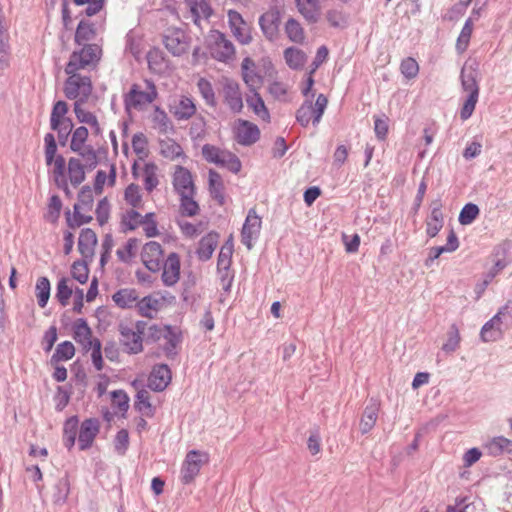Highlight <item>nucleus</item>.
I'll return each instance as SVG.
<instances>
[{
	"label": "nucleus",
	"instance_id": "obj_23",
	"mask_svg": "<svg viewBox=\"0 0 512 512\" xmlns=\"http://www.w3.org/2000/svg\"><path fill=\"white\" fill-rule=\"evenodd\" d=\"M505 331H507L506 327L493 316L482 326L480 339L485 343L496 342L503 338Z\"/></svg>",
	"mask_w": 512,
	"mask_h": 512
},
{
	"label": "nucleus",
	"instance_id": "obj_51",
	"mask_svg": "<svg viewBox=\"0 0 512 512\" xmlns=\"http://www.w3.org/2000/svg\"><path fill=\"white\" fill-rule=\"evenodd\" d=\"M251 95L246 98L247 105L254 111V113L262 118H269V112L265 103L257 92V90H250Z\"/></svg>",
	"mask_w": 512,
	"mask_h": 512
},
{
	"label": "nucleus",
	"instance_id": "obj_37",
	"mask_svg": "<svg viewBox=\"0 0 512 512\" xmlns=\"http://www.w3.org/2000/svg\"><path fill=\"white\" fill-rule=\"evenodd\" d=\"M209 191L219 205L225 204L224 185L220 174L214 170L209 171Z\"/></svg>",
	"mask_w": 512,
	"mask_h": 512
},
{
	"label": "nucleus",
	"instance_id": "obj_17",
	"mask_svg": "<svg viewBox=\"0 0 512 512\" xmlns=\"http://www.w3.org/2000/svg\"><path fill=\"white\" fill-rule=\"evenodd\" d=\"M100 430V422L97 418L85 419L79 427L78 444L79 449H89Z\"/></svg>",
	"mask_w": 512,
	"mask_h": 512
},
{
	"label": "nucleus",
	"instance_id": "obj_38",
	"mask_svg": "<svg viewBox=\"0 0 512 512\" xmlns=\"http://www.w3.org/2000/svg\"><path fill=\"white\" fill-rule=\"evenodd\" d=\"M78 430L79 421L77 416H72L65 421L63 427V443L68 450L74 447Z\"/></svg>",
	"mask_w": 512,
	"mask_h": 512
},
{
	"label": "nucleus",
	"instance_id": "obj_55",
	"mask_svg": "<svg viewBox=\"0 0 512 512\" xmlns=\"http://www.w3.org/2000/svg\"><path fill=\"white\" fill-rule=\"evenodd\" d=\"M68 110V104L65 101L59 100L55 102L50 114V127L58 126L60 122L70 119L67 117Z\"/></svg>",
	"mask_w": 512,
	"mask_h": 512
},
{
	"label": "nucleus",
	"instance_id": "obj_35",
	"mask_svg": "<svg viewBox=\"0 0 512 512\" xmlns=\"http://www.w3.org/2000/svg\"><path fill=\"white\" fill-rule=\"evenodd\" d=\"M85 168L87 169L85 162L82 163L79 158L71 157L68 160V176L74 187H77L85 180Z\"/></svg>",
	"mask_w": 512,
	"mask_h": 512
},
{
	"label": "nucleus",
	"instance_id": "obj_2",
	"mask_svg": "<svg viewBox=\"0 0 512 512\" xmlns=\"http://www.w3.org/2000/svg\"><path fill=\"white\" fill-rule=\"evenodd\" d=\"M67 78L64 81L63 93L74 103H86L93 92V83L89 75H83L80 71L65 72Z\"/></svg>",
	"mask_w": 512,
	"mask_h": 512
},
{
	"label": "nucleus",
	"instance_id": "obj_13",
	"mask_svg": "<svg viewBox=\"0 0 512 512\" xmlns=\"http://www.w3.org/2000/svg\"><path fill=\"white\" fill-rule=\"evenodd\" d=\"M164 253L160 243L156 241L147 242L141 251V260L145 267L151 272H159L164 261Z\"/></svg>",
	"mask_w": 512,
	"mask_h": 512
},
{
	"label": "nucleus",
	"instance_id": "obj_28",
	"mask_svg": "<svg viewBox=\"0 0 512 512\" xmlns=\"http://www.w3.org/2000/svg\"><path fill=\"white\" fill-rule=\"evenodd\" d=\"M484 449L492 457H497L504 453L512 454V440L503 436H496L484 444Z\"/></svg>",
	"mask_w": 512,
	"mask_h": 512
},
{
	"label": "nucleus",
	"instance_id": "obj_36",
	"mask_svg": "<svg viewBox=\"0 0 512 512\" xmlns=\"http://www.w3.org/2000/svg\"><path fill=\"white\" fill-rule=\"evenodd\" d=\"M444 225V218L441 211V204L438 203L431 210V215L426 222V233L430 238L435 237Z\"/></svg>",
	"mask_w": 512,
	"mask_h": 512
},
{
	"label": "nucleus",
	"instance_id": "obj_48",
	"mask_svg": "<svg viewBox=\"0 0 512 512\" xmlns=\"http://www.w3.org/2000/svg\"><path fill=\"white\" fill-rule=\"evenodd\" d=\"M142 215L135 209L127 210L121 217V229L123 232L134 231L141 226Z\"/></svg>",
	"mask_w": 512,
	"mask_h": 512
},
{
	"label": "nucleus",
	"instance_id": "obj_9",
	"mask_svg": "<svg viewBox=\"0 0 512 512\" xmlns=\"http://www.w3.org/2000/svg\"><path fill=\"white\" fill-rule=\"evenodd\" d=\"M208 47L211 56L220 62H228L235 56L233 43L220 31L214 30L211 32Z\"/></svg>",
	"mask_w": 512,
	"mask_h": 512
},
{
	"label": "nucleus",
	"instance_id": "obj_15",
	"mask_svg": "<svg viewBox=\"0 0 512 512\" xmlns=\"http://www.w3.org/2000/svg\"><path fill=\"white\" fill-rule=\"evenodd\" d=\"M281 23V12L277 7H272L259 17V25L264 36L273 41L277 38Z\"/></svg>",
	"mask_w": 512,
	"mask_h": 512
},
{
	"label": "nucleus",
	"instance_id": "obj_24",
	"mask_svg": "<svg viewBox=\"0 0 512 512\" xmlns=\"http://www.w3.org/2000/svg\"><path fill=\"white\" fill-rule=\"evenodd\" d=\"M96 244V233L90 228L82 229L78 239V250L85 260H92Z\"/></svg>",
	"mask_w": 512,
	"mask_h": 512
},
{
	"label": "nucleus",
	"instance_id": "obj_29",
	"mask_svg": "<svg viewBox=\"0 0 512 512\" xmlns=\"http://www.w3.org/2000/svg\"><path fill=\"white\" fill-rule=\"evenodd\" d=\"M85 103H73V111L80 123L89 125L95 136L102 134V129L95 114L83 108Z\"/></svg>",
	"mask_w": 512,
	"mask_h": 512
},
{
	"label": "nucleus",
	"instance_id": "obj_6",
	"mask_svg": "<svg viewBox=\"0 0 512 512\" xmlns=\"http://www.w3.org/2000/svg\"><path fill=\"white\" fill-rule=\"evenodd\" d=\"M147 327L145 321H137L134 324L119 323V342L123 350L128 354H138L143 351V334Z\"/></svg>",
	"mask_w": 512,
	"mask_h": 512
},
{
	"label": "nucleus",
	"instance_id": "obj_8",
	"mask_svg": "<svg viewBox=\"0 0 512 512\" xmlns=\"http://www.w3.org/2000/svg\"><path fill=\"white\" fill-rule=\"evenodd\" d=\"M45 162L47 166L53 164V175L57 183L63 182L65 191L68 192L67 182L65 180L66 161L62 155H57V142L53 133H47L44 136ZM60 186V184H58Z\"/></svg>",
	"mask_w": 512,
	"mask_h": 512
},
{
	"label": "nucleus",
	"instance_id": "obj_43",
	"mask_svg": "<svg viewBox=\"0 0 512 512\" xmlns=\"http://www.w3.org/2000/svg\"><path fill=\"white\" fill-rule=\"evenodd\" d=\"M53 490V503L59 506L64 505L70 493V482L68 477H62L58 479L54 485Z\"/></svg>",
	"mask_w": 512,
	"mask_h": 512
},
{
	"label": "nucleus",
	"instance_id": "obj_53",
	"mask_svg": "<svg viewBox=\"0 0 512 512\" xmlns=\"http://www.w3.org/2000/svg\"><path fill=\"white\" fill-rule=\"evenodd\" d=\"M50 281L47 277H40L38 278L35 286V293L37 297L38 305L41 308H44L49 300L50 297Z\"/></svg>",
	"mask_w": 512,
	"mask_h": 512
},
{
	"label": "nucleus",
	"instance_id": "obj_50",
	"mask_svg": "<svg viewBox=\"0 0 512 512\" xmlns=\"http://www.w3.org/2000/svg\"><path fill=\"white\" fill-rule=\"evenodd\" d=\"M157 166L153 162L145 163L143 168L144 187L148 192H152L159 184L157 177Z\"/></svg>",
	"mask_w": 512,
	"mask_h": 512
},
{
	"label": "nucleus",
	"instance_id": "obj_42",
	"mask_svg": "<svg viewBox=\"0 0 512 512\" xmlns=\"http://www.w3.org/2000/svg\"><path fill=\"white\" fill-rule=\"evenodd\" d=\"M152 122L154 124V128H156L159 133L167 134L173 131V124L170 118L168 117L167 113L159 106H156L154 109Z\"/></svg>",
	"mask_w": 512,
	"mask_h": 512
},
{
	"label": "nucleus",
	"instance_id": "obj_47",
	"mask_svg": "<svg viewBox=\"0 0 512 512\" xmlns=\"http://www.w3.org/2000/svg\"><path fill=\"white\" fill-rule=\"evenodd\" d=\"M134 406L136 410L147 417H152L154 415V409L150 403L149 392L144 388L137 392Z\"/></svg>",
	"mask_w": 512,
	"mask_h": 512
},
{
	"label": "nucleus",
	"instance_id": "obj_31",
	"mask_svg": "<svg viewBox=\"0 0 512 512\" xmlns=\"http://www.w3.org/2000/svg\"><path fill=\"white\" fill-rule=\"evenodd\" d=\"M506 266L507 262L503 259L495 261L493 267L483 275L482 281L475 285L474 292L476 294V299H480L482 297L489 284Z\"/></svg>",
	"mask_w": 512,
	"mask_h": 512
},
{
	"label": "nucleus",
	"instance_id": "obj_14",
	"mask_svg": "<svg viewBox=\"0 0 512 512\" xmlns=\"http://www.w3.org/2000/svg\"><path fill=\"white\" fill-rule=\"evenodd\" d=\"M228 24L233 36L242 44L247 45L252 41L250 27L236 10H229L227 13Z\"/></svg>",
	"mask_w": 512,
	"mask_h": 512
},
{
	"label": "nucleus",
	"instance_id": "obj_64",
	"mask_svg": "<svg viewBox=\"0 0 512 512\" xmlns=\"http://www.w3.org/2000/svg\"><path fill=\"white\" fill-rule=\"evenodd\" d=\"M507 330L512 328V299L501 306L494 315Z\"/></svg>",
	"mask_w": 512,
	"mask_h": 512
},
{
	"label": "nucleus",
	"instance_id": "obj_45",
	"mask_svg": "<svg viewBox=\"0 0 512 512\" xmlns=\"http://www.w3.org/2000/svg\"><path fill=\"white\" fill-rule=\"evenodd\" d=\"M215 165L226 168L235 174L238 173L242 167L240 159L235 154L227 150L222 151Z\"/></svg>",
	"mask_w": 512,
	"mask_h": 512
},
{
	"label": "nucleus",
	"instance_id": "obj_58",
	"mask_svg": "<svg viewBox=\"0 0 512 512\" xmlns=\"http://www.w3.org/2000/svg\"><path fill=\"white\" fill-rule=\"evenodd\" d=\"M197 87L206 104L210 107H216L217 101L212 84L207 79L200 78Z\"/></svg>",
	"mask_w": 512,
	"mask_h": 512
},
{
	"label": "nucleus",
	"instance_id": "obj_54",
	"mask_svg": "<svg viewBox=\"0 0 512 512\" xmlns=\"http://www.w3.org/2000/svg\"><path fill=\"white\" fill-rule=\"evenodd\" d=\"M158 304L159 301L152 296H145L141 299L139 297L136 308L141 316L152 318L157 311Z\"/></svg>",
	"mask_w": 512,
	"mask_h": 512
},
{
	"label": "nucleus",
	"instance_id": "obj_49",
	"mask_svg": "<svg viewBox=\"0 0 512 512\" xmlns=\"http://www.w3.org/2000/svg\"><path fill=\"white\" fill-rule=\"evenodd\" d=\"M75 354V347L70 341H64L56 347L54 354L51 356V364H57L60 361L70 360Z\"/></svg>",
	"mask_w": 512,
	"mask_h": 512
},
{
	"label": "nucleus",
	"instance_id": "obj_41",
	"mask_svg": "<svg viewBox=\"0 0 512 512\" xmlns=\"http://www.w3.org/2000/svg\"><path fill=\"white\" fill-rule=\"evenodd\" d=\"M288 39L296 44H302L305 41V32L299 21L289 18L284 26Z\"/></svg>",
	"mask_w": 512,
	"mask_h": 512
},
{
	"label": "nucleus",
	"instance_id": "obj_5",
	"mask_svg": "<svg viewBox=\"0 0 512 512\" xmlns=\"http://www.w3.org/2000/svg\"><path fill=\"white\" fill-rule=\"evenodd\" d=\"M102 56V49L97 44H83L79 50H74L65 66V72L91 70L97 66Z\"/></svg>",
	"mask_w": 512,
	"mask_h": 512
},
{
	"label": "nucleus",
	"instance_id": "obj_57",
	"mask_svg": "<svg viewBox=\"0 0 512 512\" xmlns=\"http://www.w3.org/2000/svg\"><path fill=\"white\" fill-rule=\"evenodd\" d=\"M195 194L180 195V210L184 216L192 217L198 214L199 205L194 200Z\"/></svg>",
	"mask_w": 512,
	"mask_h": 512
},
{
	"label": "nucleus",
	"instance_id": "obj_22",
	"mask_svg": "<svg viewBox=\"0 0 512 512\" xmlns=\"http://www.w3.org/2000/svg\"><path fill=\"white\" fill-rule=\"evenodd\" d=\"M235 133L237 142L243 146H250L260 138L258 126L247 120H238Z\"/></svg>",
	"mask_w": 512,
	"mask_h": 512
},
{
	"label": "nucleus",
	"instance_id": "obj_21",
	"mask_svg": "<svg viewBox=\"0 0 512 512\" xmlns=\"http://www.w3.org/2000/svg\"><path fill=\"white\" fill-rule=\"evenodd\" d=\"M171 377V370L168 365H155L148 377V387L153 391L161 392L169 385Z\"/></svg>",
	"mask_w": 512,
	"mask_h": 512
},
{
	"label": "nucleus",
	"instance_id": "obj_4",
	"mask_svg": "<svg viewBox=\"0 0 512 512\" xmlns=\"http://www.w3.org/2000/svg\"><path fill=\"white\" fill-rule=\"evenodd\" d=\"M312 94L310 98L306 99L300 107L296 110V122L303 128H307L310 123L317 127L322 119V116L327 108L328 99L324 94H319L313 104Z\"/></svg>",
	"mask_w": 512,
	"mask_h": 512
},
{
	"label": "nucleus",
	"instance_id": "obj_61",
	"mask_svg": "<svg viewBox=\"0 0 512 512\" xmlns=\"http://www.w3.org/2000/svg\"><path fill=\"white\" fill-rule=\"evenodd\" d=\"M62 201L58 195H52L49 199L45 219L51 223H56L60 217Z\"/></svg>",
	"mask_w": 512,
	"mask_h": 512
},
{
	"label": "nucleus",
	"instance_id": "obj_56",
	"mask_svg": "<svg viewBox=\"0 0 512 512\" xmlns=\"http://www.w3.org/2000/svg\"><path fill=\"white\" fill-rule=\"evenodd\" d=\"M473 31V18L469 17L463 27L462 30L458 36L457 42H456V49L459 53H463L468 48L470 38Z\"/></svg>",
	"mask_w": 512,
	"mask_h": 512
},
{
	"label": "nucleus",
	"instance_id": "obj_12",
	"mask_svg": "<svg viewBox=\"0 0 512 512\" xmlns=\"http://www.w3.org/2000/svg\"><path fill=\"white\" fill-rule=\"evenodd\" d=\"M262 220L255 209H250L241 230V242L251 250L261 231Z\"/></svg>",
	"mask_w": 512,
	"mask_h": 512
},
{
	"label": "nucleus",
	"instance_id": "obj_32",
	"mask_svg": "<svg viewBox=\"0 0 512 512\" xmlns=\"http://www.w3.org/2000/svg\"><path fill=\"white\" fill-rule=\"evenodd\" d=\"M299 13L310 23H316L320 18V7L317 0H295Z\"/></svg>",
	"mask_w": 512,
	"mask_h": 512
},
{
	"label": "nucleus",
	"instance_id": "obj_62",
	"mask_svg": "<svg viewBox=\"0 0 512 512\" xmlns=\"http://www.w3.org/2000/svg\"><path fill=\"white\" fill-rule=\"evenodd\" d=\"M138 240L136 238H130L121 248H118L116 255L121 262L129 263L135 255V249L137 248Z\"/></svg>",
	"mask_w": 512,
	"mask_h": 512
},
{
	"label": "nucleus",
	"instance_id": "obj_59",
	"mask_svg": "<svg viewBox=\"0 0 512 512\" xmlns=\"http://www.w3.org/2000/svg\"><path fill=\"white\" fill-rule=\"evenodd\" d=\"M74 214L71 217L70 212H67V225L70 228L79 227L83 224L89 223L92 220L91 215H86L81 209V205H74Z\"/></svg>",
	"mask_w": 512,
	"mask_h": 512
},
{
	"label": "nucleus",
	"instance_id": "obj_20",
	"mask_svg": "<svg viewBox=\"0 0 512 512\" xmlns=\"http://www.w3.org/2000/svg\"><path fill=\"white\" fill-rule=\"evenodd\" d=\"M172 184L174 190L179 194V196L184 194H195V185L192 174L183 166L178 165L176 167L173 174Z\"/></svg>",
	"mask_w": 512,
	"mask_h": 512
},
{
	"label": "nucleus",
	"instance_id": "obj_16",
	"mask_svg": "<svg viewBox=\"0 0 512 512\" xmlns=\"http://www.w3.org/2000/svg\"><path fill=\"white\" fill-rule=\"evenodd\" d=\"M169 110L177 121H188L196 115L197 107L192 97L180 95L170 105Z\"/></svg>",
	"mask_w": 512,
	"mask_h": 512
},
{
	"label": "nucleus",
	"instance_id": "obj_7",
	"mask_svg": "<svg viewBox=\"0 0 512 512\" xmlns=\"http://www.w3.org/2000/svg\"><path fill=\"white\" fill-rule=\"evenodd\" d=\"M89 131L85 126H79L71 134L70 150L77 153L85 162L88 170H93L98 165V156L96 150L86 141Z\"/></svg>",
	"mask_w": 512,
	"mask_h": 512
},
{
	"label": "nucleus",
	"instance_id": "obj_30",
	"mask_svg": "<svg viewBox=\"0 0 512 512\" xmlns=\"http://www.w3.org/2000/svg\"><path fill=\"white\" fill-rule=\"evenodd\" d=\"M139 294L135 289L122 288L112 295V300L121 309L136 308Z\"/></svg>",
	"mask_w": 512,
	"mask_h": 512
},
{
	"label": "nucleus",
	"instance_id": "obj_40",
	"mask_svg": "<svg viewBox=\"0 0 512 512\" xmlns=\"http://www.w3.org/2000/svg\"><path fill=\"white\" fill-rule=\"evenodd\" d=\"M9 34L5 26L0 27V70H5L10 66L11 48L9 44Z\"/></svg>",
	"mask_w": 512,
	"mask_h": 512
},
{
	"label": "nucleus",
	"instance_id": "obj_34",
	"mask_svg": "<svg viewBox=\"0 0 512 512\" xmlns=\"http://www.w3.org/2000/svg\"><path fill=\"white\" fill-rule=\"evenodd\" d=\"M163 338L165 339V344L163 346V350L168 358H174L177 355L176 348L178 344L181 342L180 333L171 326L164 327Z\"/></svg>",
	"mask_w": 512,
	"mask_h": 512
},
{
	"label": "nucleus",
	"instance_id": "obj_44",
	"mask_svg": "<svg viewBox=\"0 0 512 512\" xmlns=\"http://www.w3.org/2000/svg\"><path fill=\"white\" fill-rule=\"evenodd\" d=\"M191 13L195 24L199 25L201 19L207 20L212 15V8L206 0H193L190 3Z\"/></svg>",
	"mask_w": 512,
	"mask_h": 512
},
{
	"label": "nucleus",
	"instance_id": "obj_11",
	"mask_svg": "<svg viewBox=\"0 0 512 512\" xmlns=\"http://www.w3.org/2000/svg\"><path fill=\"white\" fill-rule=\"evenodd\" d=\"M208 455L198 450H191L187 453L181 467V481L183 484L191 483L199 474L204 459L207 460Z\"/></svg>",
	"mask_w": 512,
	"mask_h": 512
},
{
	"label": "nucleus",
	"instance_id": "obj_63",
	"mask_svg": "<svg viewBox=\"0 0 512 512\" xmlns=\"http://www.w3.org/2000/svg\"><path fill=\"white\" fill-rule=\"evenodd\" d=\"M479 215V208L474 203H467L461 209L458 221L461 225L471 224Z\"/></svg>",
	"mask_w": 512,
	"mask_h": 512
},
{
	"label": "nucleus",
	"instance_id": "obj_3",
	"mask_svg": "<svg viewBox=\"0 0 512 512\" xmlns=\"http://www.w3.org/2000/svg\"><path fill=\"white\" fill-rule=\"evenodd\" d=\"M157 96L158 92L153 81L145 79L143 85L134 83L129 92L123 96L125 109L141 111L153 103Z\"/></svg>",
	"mask_w": 512,
	"mask_h": 512
},
{
	"label": "nucleus",
	"instance_id": "obj_52",
	"mask_svg": "<svg viewBox=\"0 0 512 512\" xmlns=\"http://www.w3.org/2000/svg\"><path fill=\"white\" fill-rule=\"evenodd\" d=\"M95 37L94 25L87 21H80L75 32V43L81 45Z\"/></svg>",
	"mask_w": 512,
	"mask_h": 512
},
{
	"label": "nucleus",
	"instance_id": "obj_60",
	"mask_svg": "<svg viewBox=\"0 0 512 512\" xmlns=\"http://www.w3.org/2000/svg\"><path fill=\"white\" fill-rule=\"evenodd\" d=\"M460 340L459 329L456 324H452L448 332V339L442 345V350L447 354L455 352L459 347Z\"/></svg>",
	"mask_w": 512,
	"mask_h": 512
},
{
	"label": "nucleus",
	"instance_id": "obj_1",
	"mask_svg": "<svg viewBox=\"0 0 512 512\" xmlns=\"http://www.w3.org/2000/svg\"><path fill=\"white\" fill-rule=\"evenodd\" d=\"M476 78L477 69L473 66L464 65L460 74L462 90L467 93L460 109V118L463 121L472 116L479 99L480 88Z\"/></svg>",
	"mask_w": 512,
	"mask_h": 512
},
{
	"label": "nucleus",
	"instance_id": "obj_39",
	"mask_svg": "<svg viewBox=\"0 0 512 512\" xmlns=\"http://www.w3.org/2000/svg\"><path fill=\"white\" fill-rule=\"evenodd\" d=\"M283 54L286 64L293 70L301 69L307 60L305 52L296 47L286 48Z\"/></svg>",
	"mask_w": 512,
	"mask_h": 512
},
{
	"label": "nucleus",
	"instance_id": "obj_26",
	"mask_svg": "<svg viewBox=\"0 0 512 512\" xmlns=\"http://www.w3.org/2000/svg\"><path fill=\"white\" fill-rule=\"evenodd\" d=\"M73 338L83 349L90 350L95 339L92 338V331L83 318L78 319L73 326Z\"/></svg>",
	"mask_w": 512,
	"mask_h": 512
},
{
	"label": "nucleus",
	"instance_id": "obj_46",
	"mask_svg": "<svg viewBox=\"0 0 512 512\" xmlns=\"http://www.w3.org/2000/svg\"><path fill=\"white\" fill-rule=\"evenodd\" d=\"M160 151L163 157L171 160L185 156L181 145L170 138L160 141Z\"/></svg>",
	"mask_w": 512,
	"mask_h": 512
},
{
	"label": "nucleus",
	"instance_id": "obj_18",
	"mask_svg": "<svg viewBox=\"0 0 512 512\" xmlns=\"http://www.w3.org/2000/svg\"><path fill=\"white\" fill-rule=\"evenodd\" d=\"M162 275L161 279L165 286H174L180 278V258L175 252L168 255L165 261L162 263Z\"/></svg>",
	"mask_w": 512,
	"mask_h": 512
},
{
	"label": "nucleus",
	"instance_id": "obj_19",
	"mask_svg": "<svg viewBox=\"0 0 512 512\" xmlns=\"http://www.w3.org/2000/svg\"><path fill=\"white\" fill-rule=\"evenodd\" d=\"M224 102L234 113H239L243 109L242 93L239 84L230 79H226L223 84Z\"/></svg>",
	"mask_w": 512,
	"mask_h": 512
},
{
	"label": "nucleus",
	"instance_id": "obj_10",
	"mask_svg": "<svg viewBox=\"0 0 512 512\" xmlns=\"http://www.w3.org/2000/svg\"><path fill=\"white\" fill-rule=\"evenodd\" d=\"M163 44L173 56H182L190 49L191 37L180 28L168 29L163 35Z\"/></svg>",
	"mask_w": 512,
	"mask_h": 512
},
{
	"label": "nucleus",
	"instance_id": "obj_25",
	"mask_svg": "<svg viewBox=\"0 0 512 512\" xmlns=\"http://www.w3.org/2000/svg\"><path fill=\"white\" fill-rule=\"evenodd\" d=\"M243 80L249 90H257L263 83V77L256 71L254 61L248 57L244 58L241 64Z\"/></svg>",
	"mask_w": 512,
	"mask_h": 512
},
{
	"label": "nucleus",
	"instance_id": "obj_27",
	"mask_svg": "<svg viewBox=\"0 0 512 512\" xmlns=\"http://www.w3.org/2000/svg\"><path fill=\"white\" fill-rule=\"evenodd\" d=\"M218 239L219 234L216 232H209L200 239L198 248L196 250V255L199 260L207 261L212 257L213 252L218 244Z\"/></svg>",
	"mask_w": 512,
	"mask_h": 512
},
{
	"label": "nucleus",
	"instance_id": "obj_33",
	"mask_svg": "<svg viewBox=\"0 0 512 512\" xmlns=\"http://www.w3.org/2000/svg\"><path fill=\"white\" fill-rule=\"evenodd\" d=\"M379 412V405L376 402L368 404L360 420V431L362 434L369 433L376 424Z\"/></svg>",
	"mask_w": 512,
	"mask_h": 512
}]
</instances>
